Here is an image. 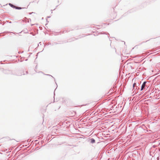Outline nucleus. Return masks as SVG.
<instances>
[{
	"instance_id": "3",
	"label": "nucleus",
	"mask_w": 160,
	"mask_h": 160,
	"mask_svg": "<svg viewBox=\"0 0 160 160\" xmlns=\"http://www.w3.org/2000/svg\"><path fill=\"white\" fill-rule=\"evenodd\" d=\"M136 85V84L135 83H134L133 84V88H134V87H135V85Z\"/></svg>"
},
{
	"instance_id": "1",
	"label": "nucleus",
	"mask_w": 160,
	"mask_h": 160,
	"mask_svg": "<svg viewBox=\"0 0 160 160\" xmlns=\"http://www.w3.org/2000/svg\"><path fill=\"white\" fill-rule=\"evenodd\" d=\"M146 83V82H144L143 83V84H142V86L141 90H142L143 89V88L145 87V84Z\"/></svg>"
},
{
	"instance_id": "2",
	"label": "nucleus",
	"mask_w": 160,
	"mask_h": 160,
	"mask_svg": "<svg viewBox=\"0 0 160 160\" xmlns=\"http://www.w3.org/2000/svg\"><path fill=\"white\" fill-rule=\"evenodd\" d=\"M95 142V141L94 139H92V140L91 142L92 143H94Z\"/></svg>"
}]
</instances>
